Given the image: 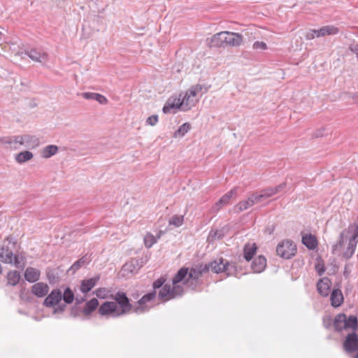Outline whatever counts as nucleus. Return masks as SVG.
Returning <instances> with one entry per match:
<instances>
[{"label": "nucleus", "instance_id": "603ef678", "mask_svg": "<svg viewBox=\"0 0 358 358\" xmlns=\"http://www.w3.org/2000/svg\"><path fill=\"white\" fill-rule=\"evenodd\" d=\"M259 194V196L261 201L269 198L268 194H266V192L263 189L261 190L259 194Z\"/></svg>", "mask_w": 358, "mask_h": 358}, {"label": "nucleus", "instance_id": "2f4dec72", "mask_svg": "<svg viewBox=\"0 0 358 358\" xmlns=\"http://www.w3.org/2000/svg\"><path fill=\"white\" fill-rule=\"evenodd\" d=\"M142 266L141 262L138 259H132L131 261L126 263L123 266V269L130 273L136 272Z\"/></svg>", "mask_w": 358, "mask_h": 358}, {"label": "nucleus", "instance_id": "39448f33", "mask_svg": "<svg viewBox=\"0 0 358 358\" xmlns=\"http://www.w3.org/2000/svg\"><path fill=\"white\" fill-rule=\"evenodd\" d=\"M357 318L355 315L347 317L344 313L337 315L334 320V327L336 331H341L343 329H357Z\"/></svg>", "mask_w": 358, "mask_h": 358}, {"label": "nucleus", "instance_id": "4468645a", "mask_svg": "<svg viewBox=\"0 0 358 358\" xmlns=\"http://www.w3.org/2000/svg\"><path fill=\"white\" fill-rule=\"evenodd\" d=\"M343 348L348 353L358 351V336L355 332L347 335L343 342Z\"/></svg>", "mask_w": 358, "mask_h": 358}, {"label": "nucleus", "instance_id": "7c9ffc66", "mask_svg": "<svg viewBox=\"0 0 358 358\" xmlns=\"http://www.w3.org/2000/svg\"><path fill=\"white\" fill-rule=\"evenodd\" d=\"M33 157L34 155L32 152L26 150L20 152V153L17 154L15 157V159L17 163L23 164L31 160L33 158Z\"/></svg>", "mask_w": 358, "mask_h": 358}, {"label": "nucleus", "instance_id": "864d4df0", "mask_svg": "<svg viewBox=\"0 0 358 358\" xmlns=\"http://www.w3.org/2000/svg\"><path fill=\"white\" fill-rule=\"evenodd\" d=\"M5 242H8V244L12 243L13 245V246H15V245L16 244V242L14 241L13 238L10 237V236L6 237L4 241V243Z\"/></svg>", "mask_w": 358, "mask_h": 358}, {"label": "nucleus", "instance_id": "a878e982", "mask_svg": "<svg viewBox=\"0 0 358 358\" xmlns=\"http://www.w3.org/2000/svg\"><path fill=\"white\" fill-rule=\"evenodd\" d=\"M82 96L85 99L95 100L101 104H106L108 102L107 99L104 96L98 93L84 92L83 93Z\"/></svg>", "mask_w": 358, "mask_h": 358}, {"label": "nucleus", "instance_id": "412c9836", "mask_svg": "<svg viewBox=\"0 0 358 358\" xmlns=\"http://www.w3.org/2000/svg\"><path fill=\"white\" fill-rule=\"evenodd\" d=\"M99 280V277L96 276L82 280L80 287V292L84 294L87 293L96 285Z\"/></svg>", "mask_w": 358, "mask_h": 358}, {"label": "nucleus", "instance_id": "b1692460", "mask_svg": "<svg viewBox=\"0 0 358 358\" xmlns=\"http://www.w3.org/2000/svg\"><path fill=\"white\" fill-rule=\"evenodd\" d=\"M317 32V37H322L327 35H336L338 33V29L332 25H327L316 29Z\"/></svg>", "mask_w": 358, "mask_h": 358}, {"label": "nucleus", "instance_id": "bf43d9fd", "mask_svg": "<svg viewBox=\"0 0 358 358\" xmlns=\"http://www.w3.org/2000/svg\"><path fill=\"white\" fill-rule=\"evenodd\" d=\"M357 58H358V55H357Z\"/></svg>", "mask_w": 358, "mask_h": 358}, {"label": "nucleus", "instance_id": "a19ab883", "mask_svg": "<svg viewBox=\"0 0 358 358\" xmlns=\"http://www.w3.org/2000/svg\"><path fill=\"white\" fill-rule=\"evenodd\" d=\"M224 234L222 230H212L210 231L208 240V241H213L215 239H220L223 237Z\"/></svg>", "mask_w": 358, "mask_h": 358}, {"label": "nucleus", "instance_id": "58836bf2", "mask_svg": "<svg viewBox=\"0 0 358 358\" xmlns=\"http://www.w3.org/2000/svg\"><path fill=\"white\" fill-rule=\"evenodd\" d=\"M285 186L286 183L283 182L276 186L275 187L267 188L263 190L266 192V194H268V197H271L280 192L282 189H283L285 187Z\"/></svg>", "mask_w": 358, "mask_h": 358}, {"label": "nucleus", "instance_id": "a211bd4d", "mask_svg": "<svg viewBox=\"0 0 358 358\" xmlns=\"http://www.w3.org/2000/svg\"><path fill=\"white\" fill-rule=\"evenodd\" d=\"M49 286L45 282H36L31 287V293L37 297L42 298L49 292Z\"/></svg>", "mask_w": 358, "mask_h": 358}, {"label": "nucleus", "instance_id": "f03ea898", "mask_svg": "<svg viewBox=\"0 0 358 358\" xmlns=\"http://www.w3.org/2000/svg\"><path fill=\"white\" fill-rule=\"evenodd\" d=\"M243 41V36L238 33L221 31L214 34L209 43L210 47L219 48L226 45L239 46Z\"/></svg>", "mask_w": 358, "mask_h": 358}, {"label": "nucleus", "instance_id": "bb28decb", "mask_svg": "<svg viewBox=\"0 0 358 358\" xmlns=\"http://www.w3.org/2000/svg\"><path fill=\"white\" fill-rule=\"evenodd\" d=\"M59 148L55 145H49L43 148L41 151V156L43 158L48 159L58 152Z\"/></svg>", "mask_w": 358, "mask_h": 358}, {"label": "nucleus", "instance_id": "f704fd0d", "mask_svg": "<svg viewBox=\"0 0 358 358\" xmlns=\"http://www.w3.org/2000/svg\"><path fill=\"white\" fill-rule=\"evenodd\" d=\"M253 206L252 201L248 197L246 200L240 201L238 203L234 208L237 212H242L243 210H245L248 209L249 208L252 207Z\"/></svg>", "mask_w": 358, "mask_h": 358}, {"label": "nucleus", "instance_id": "4be33fe9", "mask_svg": "<svg viewBox=\"0 0 358 358\" xmlns=\"http://www.w3.org/2000/svg\"><path fill=\"white\" fill-rule=\"evenodd\" d=\"M40 271L33 267L27 268L24 272V278L29 282H35L38 281L40 278Z\"/></svg>", "mask_w": 358, "mask_h": 358}, {"label": "nucleus", "instance_id": "ddd939ff", "mask_svg": "<svg viewBox=\"0 0 358 358\" xmlns=\"http://www.w3.org/2000/svg\"><path fill=\"white\" fill-rule=\"evenodd\" d=\"M27 55L32 61L45 64L48 60V54L41 50L32 48L25 51Z\"/></svg>", "mask_w": 358, "mask_h": 358}, {"label": "nucleus", "instance_id": "37998d69", "mask_svg": "<svg viewBox=\"0 0 358 358\" xmlns=\"http://www.w3.org/2000/svg\"><path fill=\"white\" fill-rule=\"evenodd\" d=\"M252 48L254 50H264L267 49V45L263 41H255L252 45Z\"/></svg>", "mask_w": 358, "mask_h": 358}, {"label": "nucleus", "instance_id": "4d7b16f0", "mask_svg": "<svg viewBox=\"0 0 358 358\" xmlns=\"http://www.w3.org/2000/svg\"><path fill=\"white\" fill-rule=\"evenodd\" d=\"M324 322V326L326 328H328L329 326L331 324V320L329 319L328 322H326L325 321Z\"/></svg>", "mask_w": 358, "mask_h": 358}, {"label": "nucleus", "instance_id": "9d476101", "mask_svg": "<svg viewBox=\"0 0 358 358\" xmlns=\"http://www.w3.org/2000/svg\"><path fill=\"white\" fill-rule=\"evenodd\" d=\"M98 313L102 316L110 315L113 317H117L122 315L120 314L119 307L114 301H105L98 309Z\"/></svg>", "mask_w": 358, "mask_h": 358}, {"label": "nucleus", "instance_id": "aec40b11", "mask_svg": "<svg viewBox=\"0 0 358 358\" xmlns=\"http://www.w3.org/2000/svg\"><path fill=\"white\" fill-rule=\"evenodd\" d=\"M331 285V280L328 278H324L317 283V289L322 296H327L329 294Z\"/></svg>", "mask_w": 358, "mask_h": 358}, {"label": "nucleus", "instance_id": "5fc2aeb1", "mask_svg": "<svg viewBox=\"0 0 358 358\" xmlns=\"http://www.w3.org/2000/svg\"><path fill=\"white\" fill-rule=\"evenodd\" d=\"M324 129H320L317 130V131L314 134V136H315V137H316V138H318V137L322 136H323V134H324Z\"/></svg>", "mask_w": 358, "mask_h": 358}, {"label": "nucleus", "instance_id": "423d86ee", "mask_svg": "<svg viewBox=\"0 0 358 358\" xmlns=\"http://www.w3.org/2000/svg\"><path fill=\"white\" fill-rule=\"evenodd\" d=\"M173 284V287L170 285H164L159 292V299L163 301H167L170 299L181 296L184 293L183 287L178 284Z\"/></svg>", "mask_w": 358, "mask_h": 358}, {"label": "nucleus", "instance_id": "c85d7f7f", "mask_svg": "<svg viewBox=\"0 0 358 358\" xmlns=\"http://www.w3.org/2000/svg\"><path fill=\"white\" fill-rule=\"evenodd\" d=\"M257 251V246L255 243L253 244H245L243 249V257L248 262L250 261Z\"/></svg>", "mask_w": 358, "mask_h": 358}, {"label": "nucleus", "instance_id": "2eb2a0df", "mask_svg": "<svg viewBox=\"0 0 358 358\" xmlns=\"http://www.w3.org/2000/svg\"><path fill=\"white\" fill-rule=\"evenodd\" d=\"M62 299V292L59 289H55L46 296L43 305L46 307H53Z\"/></svg>", "mask_w": 358, "mask_h": 358}, {"label": "nucleus", "instance_id": "09e8293b", "mask_svg": "<svg viewBox=\"0 0 358 358\" xmlns=\"http://www.w3.org/2000/svg\"><path fill=\"white\" fill-rule=\"evenodd\" d=\"M315 269L317 271L319 275H322L325 271L324 265L320 263L316 264Z\"/></svg>", "mask_w": 358, "mask_h": 358}, {"label": "nucleus", "instance_id": "72a5a7b5", "mask_svg": "<svg viewBox=\"0 0 358 358\" xmlns=\"http://www.w3.org/2000/svg\"><path fill=\"white\" fill-rule=\"evenodd\" d=\"M191 129V125L188 122L182 124L179 128L174 132L173 137H182L184 136Z\"/></svg>", "mask_w": 358, "mask_h": 358}, {"label": "nucleus", "instance_id": "473e14b6", "mask_svg": "<svg viewBox=\"0 0 358 358\" xmlns=\"http://www.w3.org/2000/svg\"><path fill=\"white\" fill-rule=\"evenodd\" d=\"M8 283L10 285H16L20 280V274L17 271H9L7 274Z\"/></svg>", "mask_w": 358, "mask_h": 358}, {"label": "nucleus", "instance_id": "5701e85b", "mask_svg": "<svg viewBox=\"0 0 358 358\" xmlns=\"http://www.w3.org/2000/svg\"><path fill=\"white\" fill-rule=\"evenodd\" d=\"M20 139H21L22 145L35 148L39 145V140L35 136L29 134L20 135Z\"/></svg>", "mask_w": 358, "mask_h": 358}, {"label": "nucleus", "instance_id": "3c124183", "mask_svg": "<svg viewBox=\"0 0 358 358\" xmlns=\"http://www.w3.org/2000/svg\"><path fill=\"white\" fill-rule=\"evenodd\" d=\"M74 300L76 301V304H80L85 301V298L84 296H75Z\"/></svg>", "mask_w": 358, "mask_h": 358}, {"label": "nucleus", "instance_id": "c756f323", "mask_svg": "<svg viewBox=\"0 0 358 358\" xmlns=\"http://www.w3.org/2000/svg\"><path fill=\"white\" fill-rule=\"evenodd\" d=\"M302 243L308 249L314 250L317 245L316 238L312 234H306L302 237Z\"/></svg>", "mask_w": 358, "mask_h": 358}, {"label": "nucleus", "instance_id": "c9c22d12", "mask_svg": "<svg viewBox=\"0 0 358 358\" xmlns=\"http://www.w3.org/2000/svg\"><path fill=\"white\" fill-rule=\"evenodd\" d=\"M162 231H159L157 238L155 237L152 234H147L144 237V244L148 248H151L157 241V238H160Z\"/></svg>", "mask_w": 358, "mask_h": 358}, {"label": "nucleus", "instance_id": "cd10ccee", "mask_svg": "<svg viewBox=\"0 0 358 358\" xmlns=\"http://www.w3.org/2000/svg\"><path fill=\"white\" fill-rule=\"evenodd\" d=\"M98 306L99 301L96 298H93L85 303L83 309V313L85 315H89L93 313Z\"/></svg>", "mask_w": 358, "mask_h": 358}, {"label": "nucleus", "instance_id": "dca6fc26", "mask_svg": "<svg viewBox=\"0 0 358 358\" xmlns=\"http://www.w3.org/2000/svg\"><path fill=\"white\" fill-rule=\"evenodd\" d=\"M20 135L13 136H6L0 138V143L5 145L6 148L11 150H18L22 145Z\"/></svg>", "mask_w": 358, "mask_h": 358}, {"label": "nucleus", "instance_id": "79ce46f5", "mask_svg": "<svg viewBox=\"0 0 358 358\" xmlns=\"http://www.w3.org/2000/svg\"><path fill=\"white\" fill-rule=\"evenodd\" d=\"M344 234H345V231H342L340 234L338 242L336 244L333 245L332 252L334 254H336L338 251L341 250V248H342V246L343 245Z\"/></svg>", "mask_w": 358, "mask_h": 358}, {"label": "nucleus", "instance_id": "f257e3e1", "mask_svg": "<svg viewBox=\"0 0 358 358\" xmlns=\"http://www.w3.org/2000/svg\"><path fill=\"white\" fill-rule=\"evenodd\" d=\"M208 272V267L203 264H197L190 269L187 267L181 268L173 278V284H178L183 282V284L188 288L196 290L201 283L200 278Z\"/></svg>", "mask_w": 358, "mask_h": 358}, {"label": "nucleus", "instance_id": "6e6552de", "mask_svg": "<svg viewBox=\"0 0 358 358\" xmlns=\"http://www.w3.org/2000/svg\"><path fill=\"white\" fill-rule=\"evenodd\" d=\"M296 245L291 240H283L276 247V252L280 257L289 259L292 258L296 253Z\"/></svg>", "mask_w": 358, "mask_h": 358}, {"label": "nucleus", "instance_id": "f8f14e48", "mask_svg": "<svg viewBox=\"0 0 358 358\" xmlns=\"http://www.w3.org/2000/svg\"><path fill=\"white\" fill-rule=\"evenodd\" d=\"M181 96L182 93L179 94L178 97L171 96L163 107V112L164 113H175L177 110H182Z\"/></svg>", "mask_w": 358, "mask_h": 358}, {"label": "nucleus", "instance_id": "6e6d98bb", "mask_svg": "<svg viewBox=\"0 0 358 358\" xmlns=\"http://www.w3.org/2000/svg\"><path fill=\"white\" fill-rule=\"evenodd\" d=\"M65 307H66L65 305L59 306L58 308H55L54 313H59V312L62 313L64 310Z\"/></svg>", "mask_w": 358, "mask_h": 358}, {"label": "nucleus", "instance_id": "1a4fd4ad", "mask_svg": "<svg viewBox=\"0 0 358 358\" xmlns=\"http://www.w3.org/2000/svg\"><path fill=\"white\" fill-rule=\"evenodd\" d=\"M111 298L115 301V302L117 303V305H119V310L120 311V314H122V315L129 313L132 309L133 311L135 312L134 308L138 306L137 305L133 307L132 305L129 303V298L123 292H117L116 294H112Z\"/></svg>", "mask_w": 358, "mask_h": 358}, {"label": "nucleus", "instance_id": "49530a36", "mask_svg": "<svg viewBox=\"0 0 358 358\" xmlns=\"http://www.w3.org/2000/svg\"><path fill=\"white\" fill-rule=\"evenodd\" d=\"M317 32L316 29H310L306 34L305 37L307 40H312L317 37Z\"/></svg>", "mask_w": 358, "mask_h": 358}, {"label": "nucleus", "instance_id": "4c0bfd02", "mask_svg": "<svg viewBox=\"0 0 358 358\" xmlns=\"http://www.w3.org/2000/svg\"><path fill=\"white\" fill-rule=\"evenodd\" d=\"M88 260L87 258L85 257H83L80 259H78L77 262H76L69 268V271H72L73 273H74L76 271H77L78 269H80L82 266L87 264Z\"/></svg>", "mask_w": 358, "mask_h": 358}, {"label": "nucleus", "instance_id": "20e7f679", "mask_svg": "<svg viewBox=\"0 0 358 358\" xmlns=\"http://www.w3.org/2000/svg\"><path fill=\"white\" fill-rule=\"evenodd\" d=\"M164 281L165 280L162 278H161L153 282L152 286L154 290L151 292L145 294L138 301V306L134 308V311L136 313H143L150 308L151 306H149L148 303L155 299L156 296V289L162 288L164 286L163 284L164 283Z\"/></svg>", "mask_w": 358, "mask_h": 358}, {"label": "nucleus", "instance_id": "7ed1b4c3", "mask_svg": "<svg viewBox=\"0 0 358 358\" xmlns=\"http://www.w3.org/2000/svg\"><path fill=\"white\" fill-rule=\"evenodd\" d=\"M202 89L203 86L197 84L192 86L185 94H182V111H187L196 105L201 97L199 94Z\"/></svg>", "mask_w": 358, "mask_h": 358}, {"label": "nucleus", "instance_id": "a18cd8bd", "mask_svg": "<svg viewBox=\"0 0 358 358\" xmlns=\"http://www.w3.org/2000/svg\"><path fill=\"white\" fill-rule=\"evenodd\" d=\"M157 122L158 116L157 115L150 116L146 120L147 124L151 126H155L157 123Z\"/></svg>", "mask_w": 358, "mask_h": 358}, {"label": "nucleus", "instance_id": "e433bc0d", "mask_svg": "<svg viewBox=\"0 0 358 358\" xmlns=\"http://www.w3.org/2000/svg\"><path fill=\"white\" fill-rule=\"evenodd\" d=\"M74 299L75 295L73 292L71 288L66 287L62 293V299L67 304H70L74 301Z\"/></svg>", "mask_w": 358, "mask_h": 358}, {"label": "nucleus", "instance_id": "393cba45", "mask_svg": "<svg viewBox=\"0 0 358 358\" xmlns=\"http://www.w3.org/2000/svg\"><path fill=\"white\" fill-rule=\"evenodd\" d=\"M331 303L334 307H338L343 301V296L340 289H334L331 294Z\"/></svg>", "mask_w": 358, "mask_h": 358}, {"label": "nucleus", "instance_id": "13d9d810", "mask_svg": "<svg viewBox=\"0 0 358 358\" xmlns=\"http://www.w3.org/2000/svg\"><path fill=\"white\" fill-rule=\"evenodd\" d=\"M357 352L353 356V358H358V350Z\"/></svg>", "mask_w": 358, "mask_h": 358}, {"label": "nucleus", "instance_id": "6ab92c4d", "mask_svg": "<svg viewBox=\"0 0 358 358\" xmlns=\"http://www.w3.org/2000/svg\"><path fill=\"white\" fill-rule=\"evenodd\" d=\"M266 266V259L262 255L254 259L251 264V268L254 273L262 272Z\"/></svg>", "mask_w": 358, "mask_h": 358}, {"label": "nucleus", "instance_id": "de8ad7c7", "mask_svg": "<svg viewBox=\"0 0 358 358\" xmlns=\"http://www.w3.org/2000/svg\"><path fill=\"white\" fill-rule=\"evenodd\" d=\"M248 197L250 198V200L252 201L253 205L262 201L259 196V194L257 193H253L251 195H250Z\"/></svg>", "mask_w": 358, "mask_h": 358}, {"label": "nucleus", "instance_id": "9b49d317", "mask_svg": "<svg viewBox=\"0 0 358 358\" xmlns=\"http://www.w3.org/2000/svg\"><path fill=\"white\" fill-rule=\"evenodd\" d=\"M0 261L20 267V262L18 257L13 255L12 250L8 245L0 247Z\"/></svg>", "mask_w": 358, "mask_h": 358}, {"label": "nucleus", "instance_id": "ea45409f", "mask_svg": "<svg viewBox=\"0 0 358 358\" xmlns=\"http://www.w3.org/2000/svg\"><path fill=\"white\" fill-rule=\"evenodd\" d=\"M184 219L182 215H173L170 218L169 223L176 227H180L183 223Z\"/></svg>", "mask_w": 358, "mask_h": 358}, {"label": "nucleus", "instance_id": "f3484780", "mask_svg": "<svg viewBox=\"0 0 358 358\" xmlns=\"http://www.w3.org/2000/svg\"><path fill=\"white\" fill-rule=\"evenodd\" d=\"M237 188H234L231 189L229 192L224 194L217 202L215 203L214 206L213 207V210L214 212L219 211L222 206L227 205L229 202L231 198L236 194Z\"/></svg>", "mask_w": 358, "mask_h": 358}, {"label": "nucleus", "instance_id": "c03bdc74", "mask_svg": "<svg viewBox=\"0 0 358 358\" xmlns=\"http://www.w3.org/2000/svg\"><path fill=\"white\" fill-rule=\"evenodd\" d=\"M96 296L100 299H105L107 297L108 291L106 288H99L94 292Z\"/></svg>", "mask_w": 358, "mask_h": 358}, {"label": "nucleus", "instance_id": "0eeeda50", "mask_svg": "<svg viewBox=\"0 0 358 358\" xmlns=\"http://www.w3.org/2000/svg\"><path fill=\"white\" fill-rule=\"evenodd\" d=\"M205 265L208 267V271L210 269L215 273L224 272L226 273L227 275H231L236 271L235 266L223 258H220L209 264H205Z\"/></svg>", "mask_w": 358, "mask_h": 358}, {"label": "nucleus", "instance_id": "8fccbe9b", "mask_svg": "<svg viewBox=\"0 0 358 358\" xmlns=\"http://www.w3.org/2000/svg\"><path fill=\"white\" fill-rule=\"evenodd\" d=\"M349 49L358 56V44H352L350 45Z\"/></svg>", "mask_w": 358, "mask_h": 358}]
</instances>
